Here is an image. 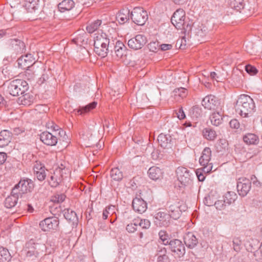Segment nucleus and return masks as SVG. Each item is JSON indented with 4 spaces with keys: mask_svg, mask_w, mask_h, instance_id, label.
Wrapping results in <instances>:
<instances>
[{
    "mask_svg": "<svg viewBox=\"0 0 262 262\" xmlns=\"http://www.w3.org/2000/svg\"><path fill=\"white\" fill-rule=\"evenodd\" d=\"M40 140L45 144L50 146L55 145L57 143V137L48 132H44L40 135Z\"/></svg>",
    "mask_w": 262,
    "mask_h": 262,
    "instance_id": "19",
    "label": "nucleus"
},
{
    "mask_svg": "<svg viewBox=\"0 0 262 262\" xmlns=\"http://www.w3.org/2000/svg\"><path fill=\"white\" fill-rule=\"evenodd\" d=\"M203 172H204L202 170V169H198L196 171V174L200 181H203L205 179V176L204 175Z\"/></svg>",
    "mask_w": 262,
    "mask_h": 262,
    "instance_id": "56",
    "label": "nucleus"
},
{
    "mask_svg": "<svg viewBox=\"0 0 262 262\" xmlns=\"http://www.w3.org/2000/svg\"><path fill=\"white\" fill-rule=\"evenodd\" d=\"M132 206L136 212L140 213L144 212L147 208L146 202L140 196H136L133 199Z\"/></svg>",
    "mask_w": 262,
    "mask_h": 262,
    "instance_id": "18",
    "label": "nucleus"
},
{
    "mask_svg": "<svg viewBox=\"0 0 262 262\" xmlns=\"http://www.w3.org/2000/svg\"><path fill=\"white\" fill-rule=\"evenodd\" d=\"M183 239L186 246L189 249L194 248L198 244V239L194 234L191 232H188L184 235Z\"/></svg>",
    "mask_w": 262,
    "mask_h": 262,
    "instance_id": "20",
    "label": "nucleus"
},
{
    "mask_svg": "<svg viewBox=\"0 0 262 262\" xmlns=\"http://www.w3.org/2000/svg\"><path fill=\"white\" fill-rule=\"evenodd\" d=\"M18 67L24 70H27L26 74H30L31 70L29 69L32 68L33 70L35 67V59L32 54H29L25 56H21L17 60Z\"/></svg>",
    "mask_w": 262,
    "mask_h": 262,
    "instance_id": "8",
    "label": "nucleus"
},
{
    "mask_svg": "<svg viewBox=\"0 0 262 262\" xmlns=\"http://www.w3.org/2000/svg\"><path fill=\"white\" fill-rule=\"evenodd\" d=\"M203 133L204 137L208 140H213L216 137V132L209 128H205Z\"/></svg>",
    "mask_w": 262,
    "mask_h": 262,
    "instance_id": "38",
    "label": "nucleus"
},
{
    "mask_svg": "<svg viewBox=\"0 0 262 262\" xmlns=\"http://www.w3.org/2000/svg\"><path fill=\"white\" fill-rule=\"evenodd\" d=\"M207 32V29L205 26L201 25L195 29V34L199 37H203Z\"/></svg>",
    "mask_w": 262,
    "mask_h": 262,
    "instance_id": "41",
    "label": "nucleus"
},
{
    "mask_svg": "<svg viewBox=\"0 0 262 262\" xmlns=\"http://www.w3.org/2000/svg\"><path fill=\"white\" fill-rule=\"evenodd\" d=\"M110 210H112V212H114V210H115V206H110L105 208L102 213V217L104 220H106L107 218L108 215L111 214V212L110 211Z\"/></svg>",
    "mask_w": 262,
    "mask_h": 262,
    "instance_id": "50",
    "label": "nucleus"
},
{
    "mask_svg": "<svg viewBox=\"0 0 262 262\" xmlns=\"http://www.w3.org/2000/svg\"><path fill=\"white\" fill-rule=\"evenodd\" d=\"M173 96L177 101H179V98L183 99L188 94V91L182 87L175 89L173 92Z\"/></svg>",
    "mask_w": 262,
    "mask_h": 262,
    "instance_id": "31",
    "label": "nucleus"
},
{
    "mask_svg": "<svg viewBox=\"0 0 262 262\" xmlns=\"http://www.w3.org/2000/svg\"><path fill=\"white\" fill-rule=\"evenodd\" d=\"M178 181L182 186H186L191 184L192 180L190 171L186 168L179 167L176 170Z\"/></svg>",
    "mask_w": 262,
    "mask_h": 262,
    "instance_id": "11",
    "label": "nucleus"
},
{
    "mask_svg": "<svg viewBox=\"0 0 262 262\" xmlns=\"http://www.w3.org/2000/svg\"><path fill=\"white\" fill-rule=\"evenodd\" d=\"M177 115L178 118L180 120L184 119L186 117L182 107L179 108L178 112L177 113Z\"/></svg>",
    "mask_w": 262,
    "mask_h": 262,
    "instance_id": "61",
    "label": "nucleus"
},
{
    "mask_svg": "<svg viewBox=\"0 0 262 262\" xmlns=\"http://www.w3.org/2000/svg\"><path fill=\"white\" fill-rule=\"evenodd\" d=\"M44 169H45V166L40 162H36L33 166V170L35 173Z\"/></svg>",
    "mask_w": 262,
    "mask_h": 262,
    "instance_id": "52",
    "label": "nucleus"
},
{
    "mask_svg": "<svg viewBox=\"0 0 262 262\" xmlns=\"http://www.w3.org/2000/svg\"><path fill=\"white\" fill-rule=\"evenodd\" d=\"M160 47L161 50L166 51L171 49L172 46L171 44H162Z\"/></svg>",
    "mask_w": 262,
    "mask_h": 262,
    "instance_id": "63",
    "label": "nucleus"
},
{
    "mask_svg": "<svg viewBox=\"0 0 262 262\" xmlns=\"http://www.w3.org/2000/svg\"><path fill=\"white\" fill-rule=\"evenodd\" d=\"M39 0H26L25 7L29 13L38 14L39 12Z\"/></svg>",
    "mask_w": 262,
    "mask_h": 262,
    "instance_id": "23",
    "label": "nucleus"
},
{
    "mask_svg": "<svg viewBox=\"0 0 262 262\" xmlns=\"http://www.w3.org/2000/svg\"><path fill=\"white\" fill-rule=\"evenodd\" d=\"M130 18L135 24L142 26L148 19L147 12L141 7L134 8L130 13Z\"/></svg>",
    "mask_w": 262,
    "mask_h": 262,
    "instance_id": "6",
    "label": "nucleus"
},
{
    "mask_svg": "<svg viewBox=\"0 0 262 262\" xmlns=\"http://www.w3.org/2000/svg\"><path fill=\"white\" fill-rule=\"evenodd\" d=\"M18 196V194H14L11 192V195L5 199V206L8 208H11L15 206L17 202Z\"/></svg>",
    "mask_w": 262,
    "mask_h": 262,
    "instance_id": "30",
    "label": "nucleus"
},
{
    "mask_svg": "<svg viewBox=\"0 0 262 262\" xmlns=\"http://www.w3.org/2000/svg\"><path fill=\"white\" fill-rule=\"evenodd\" d=\"M172 25L178 30H182L184 34H189L191 31L192 22L186 19L185 12L182 9H177L171 18Z\"/></svg>",
    "mask_w": 262,
    "mask_h": 262,
    "instance_id": "1",
    "label": "nucleus"
},
{
    "mask_svg": "<svg viewBox=\"0 0 262 262\" xmlns=\"http://www.w3.org/2000/svg\"><path fill=\"white\" fill-rule=\"evenodd\" d=\"M233 249L236 252H238L241 250V245L242 241L239 237H234L232 241Z\"/></svg>",
    "mask_w": 262,
    "mask_h": 262,
    "instance_id": "46",
    "label": "nucleus"
},
{
    "mask_svg": "<svg viewBox=\"0 0 262 262\" xmlns=\"http://www.w3.org/2000/svg\"><path fill=\"white\" fill-rule=\"evenodd\" d=\"M149 50L151 52H156L158 48V43L156 42H151L148 45Z\"/></svg>",
    "mask_w": 262,
    "mask_h": 262,
    "instance_id": "55",
    "label": "nucleus"
},
{
    "mask_svg": "<svg viewBox=\"0 0 262 262\" xmlns=\"http://www.w3.org/2000/svg\"><path fill=\"white\" fill-rule=\"evenodd\" d=\"M39 247V244L34 243L33 240L26 244L23 252L28 260H34L38 258L40 253Z\"/></svg>",
    "mask_w": 262,
    "mask_h": 262,
    "instance_id": "5",
    "label": "nucleus"
},
{
    "mask_svg": "<svg viewBox=\"0 0 262 262\" xmlns=\"http://www.w3.org/2000/svg\"><path fill=\"white\" fill-rule=\"evenodd\" d=\"M12 138L11 133L7 130H4L0 133V147H4L9 144Z\"/></svg>",
    "mask_w": 262,
    "mask_h": 262,
    "instance_id": "24",
    "label": "nucleus"
},
{
    "mask_svg": "<svg viewBox=\"0 0 262 262\" xmlns=\"http://www.w3.org/2000/svg\"><path fill=\"white\" fill-rule=\"evenodd\" d=\"M168 244L171 251L178 257L183 256L185 253V248L181 241L177 239L171 240Z\"/></svg>",
    "mask_w": 262,
    "mask_h": 262,
    "instance_id": "13",
    "label": "nucleus"
},
{
    "mask_svg": "<svg viewBox=\"0 0 262 262\" xmlns=\"http://www.w3.org/2000/svg\"><path fill=\"white\" fill-rule=\"evenodd\" d=\"M130 12L127 9H123L117 14L116 18L120 24H124L129 20L130 15Z\"/></svg>",
    "mask_w": 262,
    "mask_h": 262,
    "instance_id": "26",
    "label": "nucleus"
},
{
    "mask_svg": "<svg viewBox=\"0 0 262 262\" xmlns=\"http://www.w3.org/2000/svg\"><path fill=\"white\" fill-rule=\"evenodd\" d=\"M166 253L167 251L166 248L159 247L156 254V256L158 257L160 256H167L166 255Z\"/></svg>",
    "mask_w": 262,
    "mask_h": 262,
    "instance_id": "54",
    "label": "nucleus"
},
{
    "mask_svg": "<svg viewBox=\"0 0 262 262\" xmlns=\"http://www.w3.org/2000/svg\"><path fill=\"white\" fill-rule=\"evenodd\" d=\"M96 105H97V102L95 101H94V102L90 103L89 104H88L84 107H81L79 110H78L77 113L80 112V114H82L83 113L88 112L94 108L96 106Z\"/></svg>",
    "mask_w": 262,
    "mask_h": 262,
    "instance_id": "40",
    "label": "nucleus"
},
{
    "mask_svg": "<svg viewBox=\"0 0 262 262\" xmlns=\"http://www.w3.org/2000/svg\"><path fill=\"white\" fill-rule=\"evenodd\" d=\"M33 187V184L30 179L21 180L19 183L15 186L12 190V193L21 195L30 191Z\"/></svg>",
    "mask_w": 262,
    "mask_h": 262,
    "instance_id": "9",
    "label": "nucleus"
},
{
    "mask_svg": "<svg viewBox=\"0 0 262 262\" xmlns=\"http://www.w3.org/2000/svg\"><path fill=\"white\" fill-rule=\"evenodd\" d=\"M159 238L160 240L162 242V244L163 245H166L168 244L169 238L168 235L166 233V231L163 230H161L159 232Z\"/></svg>",
    "mask_w": 262,
    "mask_h": 262,
    "instance_id": "43",
    "label": "nucleus"
},
{
    "mask_svg": "<svg viewBox=\"0 0 262 262\" xmlns=\"http://www.w3.org/2000/svg\"><path fill=\"white\" fill-rule=\"evenodd\" d=\"M49 183L51 187H56L59 184L60 179L58 178L57 176L54 174L50 177Z\"/></svg>",
    "mask_w": 262,
    "mask_h": 262,
    "instance_id": "44",
    "label": "nucleus"
},
{
    "mask_svg": "<svg viewBox=\"0 0 262 262\" xmlns=\"http://www.w3.org/2000/svg\"><path fill=\"white\" fill-rule=\"evenodd\" d=\"M11 258V256L8 249L0 247V262H8Z\"/></svg>",
    "mask_w": 262,
    "mask_h": 262,
    "instance_id": "35",
    "label": "nucleus"
},
{
    "mask_svg": "<svg viewBox=\"0 0 262 262\" xmlns=\"http://www.w3.org/2000/svg\"><path fill=\"white\" fill-rule=\"evenodd\" d=\"M158 141L160 146L164 149H171V137L169 135L161 134L158 136Z\"/></svg>",
    "mask_w": 262,
    "mask_h": 262,
    "instance_id": "21",
    "label": "nucleus"
},
{
    "mask_svg": "<svg viewBox=\"0 0 262 262\" xmlns=\"http://www.w3.org/2000/svg\"><path fill=\"white\" fill-rule=\"evenodd\" d=\"M210 120L212 125H219L222 121V115L219 112H214L210 116Z\"/></svg>",
    "mask_w": 262,
    "mask_h": 262,
    "instance_id": "34",
    "label": "nucleus"
},
{
    "mask_svg": "<svg viewBox=\"0 0 262 262\" xmlns=\"http://www.w3.org/2000/svg\"><path fill=\"white\" fill-rule=\"evenodd\" d=\"M244 142L248 145H257L259 142V138L255 134L248 133L243 136Z\"/></svg>",
    "mask_w": 262,
    "mask_h": 262,
    "instance_id": "22",
    "label": "nucleus"
},
{
    "mask_svg": "<svg viewBox=\"0 0 262 262\" xmlns=\"http://www.w3.org/2000/svg\"><path fill=\"white\" fill-rule=\"evenodd\" d=\"M112 179L115 181H120L123 178L122 172L118 168H112L110 171Z\"/></svg>",
    "mask_w": 262,
    "mask_h": 262,
    "instance_id": "32",
    "label": "nucleus"
},
{
    "mask_svg": "<svg viewBox=\"0 0 262 262\" xmlns=\"http://www.w3.org/2000/svg\"><path fill=\"white\" fill-rule=\"evenodd\" d=\"M28 89V83L21 79H16L7 84L6 92L13 96L24 94Z\"/></svg>",
    "mask_w": 262,
    "mask_h": 262,
    "instance_id": "4",
    "label": "nucleus"
},
{
    "mask_svg": "<svg viewBox=\"0 0 262 262\" xmlns=\"http://www.w3.org/2000/svg\"><path fill=\"white\" fill-rule=\"evenodd\" d=\"M7 158V154L4 152H0V165L3 164Z\"/></svg>",
    "mask_w": 262,
    "mask_h": 262,
    "instance_id": "62",
    "label": "nucleus"
},
{
    "mask_svg": "<svg viewBox=\"0 0 262 262\" xmlns=\"http://www.w3.org/2000/svg\"><path fill=\"white\" fill-rule=\"evenodd\" d=\"M229 5L231 8L239 12L244 7V0H230Z\"/></svg>",
    "mask_w": 262,
    "mask_h": 262,
    "instance_id": "36",
    "label": "nucleus"
},
{
    "mask_svg": "<svg viewBox=\"0 0 262 262\" xmlns=\"http://www.w3.org/2000/svg\"><path fill=\"white\" fill-rule=\"evenodd\" d=\"M251 188V182L246 178H239L237 183V190L241 196L247 194Z\"/></svg>",
    "mask_w": 262,
    "mask_h": 262,
    "instance_id": "14",
    "label": "nucleus"
},
{
    "mask_svg": "<svg viewBox=\"0 0 262 262\" xmlns=\"http://www.w3.org/2000/svg\"><path fill=\"white\" fill-rule=\"evenodd\" d=\"M138 225H139L143 229H148L150 226V222L146 219L138 220Z\"/></svg>",
    "mask_w": 262,
    "mask_h": 262,
    "instance_id": "49",
    "label": "nucleus"
},
{
    "mask_svg": "<svg viewBox=\"0 0 262 262\" xmlns=\"http://www.w3.org/2000/svg\"><path fill=\"white\" fill-rule=\"evenodd\" d=\"M114 50L118 58H122L124 55H125L126 47L122 42L117 41Z\"/></svg>",
    "mask_w": 262,
    "mask_h": 262,
    "instance_id": "29",
    "label": "nucleus"
},
{
    "mask_svg": "<svg viewBox=\"0 0 262 262\" xmlns=\"http://www.w3.org/2000/svg\"><path fill=\"white\" fill-rule=\"evenodd\" d=\"M211 156V151L210 148L205 147L199 159L200 164L203 166L202 170L204 173H209L212 169V163H209Z\"/></svg>",
    "mask_w": 262,
    "mask_h": 262,
    "instance_id": "7",
    "label": "nucleus"
},
{
    "mask_svg": "<svg viewBox=\"0 0 262 262\" xmlns=\"http://www.w3.org/2000/svg\"><path fill=\"white\" fill-rule=\"evenodd\" d=\"M157 262H168V256L157 257Z\"/></svg>",
    "mask_w": 262,
    "mask_h": 262,
    "instance_id": "64",
    "label": "nucleus"
},
{
    "mask_svg": "<svg viewBox=\"0 0 262 262\" xmlns=\"http://www.w3.org/2000/svg\"><path fill=\"white\" fill-rule=\"evenodd\" d=\"M202 104L205 108L214 110L219 105L220 102L215 96L210 95L204 98L202 101Z\"/></svg>",
    "mask_w": 262,
    "mask_h": 262,
    "instance_id": "17",
    "label": "nucleus"
},
{
    "mask_svg": "<svg viewBox=\"0 0 262 262\" xmlns=\"http://www.w3.org/2000/svg\"><path fill=\"white\" fill-rule=\"evenodd\" d=\"M186 45V37L183 36L181 39H178L177 41L176 46L179 45V48L180 49L184 48L185 46Z\"/></svg>",
    "mask_w": 262,
    "mask_h": 262,
    "instance_id": "53",
    "label": "nucleus"
},
{
    "mask_svg": "<svg viewBox=\"0 0 262 262\" xmlns=\"http://www.w3.org/2000/svg\"><path fill=\"white\" fill-rule=\"evenodd\" d=\"M23 95L19 97L17 99V103L24 105H30L33 101V96L29 93L23 94Z\"/></svg>",
    "mask_w": 262,
    "mask_h": 262,
    "instance_id": "28",
    "label": "nucleus"
},
{
    "mask_svg": "<svg viewBox=\"0 0 262 262\" xmlns=\"http://www.w3.org/2000/svg\"><path fill=\"white\" fill-rule=\"evenodd\" d=\"M229 124L230 127L233 128H238L239 127V123L236 119L231 120Z\"/></svg>",
    "mask_w": 262,
    "mask_h": 262,
    "instance_id": "60",
    "label": "nucleus"
},
{
    "mask_svg": "<svg viewBox=\"0 0 262 262\" xmlns=\"http://www.w3.org/2000/svg\"><path fill=\"white\" fill-rule=\"evenodd\" d=\"M75 6V3L73 0H63L58 5L59 10L63 12L66 11L71 10Z\"/></svg>",
    "mask_w": 262,
    "mask_h": 262,
    "instance_id": "27",
    "label": "nucleus"
},
{
    "mask_svg": "<svg viewBox=\"0 0 262 262\" xmlns=\"http://www.w3.org/2000/svg\"><path fill=\"white\" fill-rule=\"evenodd\" d=\"M227 205H230L235 202L237 196L233 191H228L222 197Z\"/></svg>",
    "mask_w": 262,
    "mask_h": 262,
    "instance_id": "33",
    "label": "nucleus"
},
{
    "mask_svg": "<svg viewBox=\"0 0 262 262\" xmlns=\"http://www.w3.org/2000/svg\"><path fill=\"white\" fill-rule=\"evenodd\" d=\"M134 223L128 224L126 227V230L129 233H134L137 230L138 220H135Z\"/></svg>",
    "mask_w": 262,
    "mask_h": 262,
    "instance_id": "47",
    "label": "nucleus"
},
{
    "mask_svg": "<svg viewBox=\"0 0 262 262\" xmlns=\"http://www.w3.org/2000/svg\"><path fill=\"white\" fill-rule=\"evenodd\" d=\"M101 20H96L87 26L86 29L89 33H93L96 31L101 24Z\"/></svg>",
    "mask_w": 262,
    "mask_h": 262,
    "instance_id": "37",
    "label": "nucleus"
},
{
    "mask_svg": "<svg viewBox=\"0 0 262 262\" xmlns=\"http://www.w3.org/2000/svg\"><path fill=\"white\" fill-rule=\"evenodd\" d=\"M191 117L193 118L200 117L202 114V111L201 107L198 105L193 106L189 111Z\"/></svg>",
    "mask_w": 262,
    "mask_h": 262,
    "instance_id": "39",
    "label": "nucleus"
},
{
    "mask_svg": "<svg viewBox=\"0 0 262 262\" xmlns=\"http://www.w3.org/2000/svg\"><path fill=\"white\" fill-rule=\"evenodd\" d=\"M236 112L243 117H248L255 107L253 100L249 96L241 95L234 106Z\"/></svg>",
    "mask_w": 262,
    "mask_h": 262,
    "instance_id": "2",
    "label": "nucleus"
},
{
    "mask_svg": "<svg viewBox=\"0 0 262 262\" xmlns=\"http://www.w3.org/2000/svg\"><path fill=\"white\" fill-rule=\"evenodd\" d=\"M185 205L180 202H175L169 206V212L170 216L174 220L179 219L182 211H185Z\"/></svg>",
    "mask_w": 262,
    "mask_h": 262,
    "instance_id": "15",
    "label": "nucleus"
},
{
    "mask_svg": "<svg viewBox=\"0 0 262 262\" xmlns=\"http://www.w3.org/2000/svg\"><path fill=\"white\" fill-rule=\"evenodd\" d=\"M59 220L56 217H47L39 223V227L43 231L57 230L59 226Z\"/></svg>",
    "mask_w": 262,
    "mask_h": 262,
    "instance_id": "10",
    "label": "nucleus"
},
{
    "mask_svg": "<svg viewBox=\"0 0 262 262\" xmlns=\"http://www.w3.org/2000/svg\"><path fill=\"white\" fill-rule=\"evenodd\" d=\"M218 145L221 146V150L222 149H225L228 145L227 141L224 139H221L219 140Z\"/></svg>",
    "mask_w": 262,
    "mask_h": 262,
    "instance_id": "57",
    "label": "nucleus"
},
{
    "mask_svg": "<svg viewBox=\"0 0 262 262\" xmlns=\"http://www.w3.org/2000/svg\"><path fill=\"white\" fill-rule=\"evenodd\" d=\"M65 218L69 221H74L76 218V213L75 212L68 209L64 213Z\"/></svg>",
    "mask_w": 262,
    "mask_h": 262,
    "instance_id": "45",
    "label": "nucleus"
},
{
    "mask_svg": "<svg viewBox=\"0 0 262 262\" xmlns=\"http://www.w3.org/2000/svg\"><path fill=\"white\" fill-rule=\"evenodd\" d=\"M66 196L64 194L57 195L55 196L52 200L53 202H57L58 203L62 202L65 199Z\"/></svg>",
    "mask_w": 262,
    "mask_h": 262,
    "instance_id": "59",
    "label": "nucleus"
},
{
    "mask_svg": "<svg viewBox=\"0 0 262 262\" xmlns=\"http://www.w3.org/2000/svg\"><path fill=\"white\" fill-rule=\"evenodd\" d=\"M146 42V37L144 35L138 34L128 41V46L130 48L137 50L141 49Z\"/></svg>",
    "mask_w": 262,
    "mask_h": 262,
    "instance_id": "12",
    "label": "nucleus"
},
{
    "mask_svg": "<svg viewBox=\"0 0 262 262\" xmlns=\"http://www.w3.org/2000/svg\"><path fill=\"white\" fill-rule=\"evenodd\" d=\"M170 218L169 214L163 212H159L155 216L154 222L157 226L167 227L170 224Z\"/></svg>",
    "mask_w": 262,
    "mask_h": 262,
    "instance_id": "16",
    "label": "nucleus"
},
{
    "mask_svg": "<svg viewBox=\"0 0 262 262\" xmlns=\"http://www.w3.org/2000/svg\"><path fill=\"white\" fill-rule=\"evenodd\" d=\"M110 39L105 33L98 34L94 39V51L102 57L106 56L108 52Z\"/></svg>",
    "mask_w": 262,
    "mask_h": 262,
    "instance_id": "3",
    "label": "nucleus"
},
{
    "mask_svg": "<svg viewBox=\"0 0 262 262\" xmlns=\"http://www.w3.org/2000/svg\"><path fill=\"white\" fill-rule=\"evenodd\" d=\"M35 174L37 179L40 181L44 180L46 177L45 169L38 171Z\"/></svg>",
    "mask_w": 262,
    "mask_h": 262,
    "instance_id": "51",
    "label": "nucleus"
},
{
    "mask_svg": "<svg viewBox=\"0 0 262 262\" xmlns=\"http://www.w3.org/2000/svg\"><path fill=\"white\" fill-rule=\"evenodd\" d=\"M212 196L209 195L205 198V203L208 206H211L214 205V202L212 200Z\"/></svg>",
    "mask_w": 262,
    "mask_h": 262,
    "instance_id": "58",
    "label": "nucleus"
},
{
    "mask_svg": "<svg viewBox=\"0 0 262 262\" xmlns=\"http://www.w3.org/2000/svg\"><path fill=\"white\" fill-rule=\"evenodd\" d=\"M245 71L249 75L252 76L256 75L258 72V70L256 68L250 64H248L245 66Z\"/></svg>",
    "mask_w": 262,
    "mask_h": 262,
    "instance_id": "48",
    "label": "nucleus"
},
{
    "mask_svg": "<svg viewBox=\"0 0 262 262\" xmlns=\"http://www.w3.org/2000/svg\"><path fill=\"white\" fill-rule=\"evenodd\" d=\"M227 205L223 198L222 199L215 201L214 203V206L216 209L220 211L225 209Z\"/></svg>",
    "mask_w": 262,
    "mask_h": 262,
    "instance_id": "42",
    "label": "nucleus"
},
{
    "mask_svg": "<svg viewBox=\"0 0 262 262\" xmlns=\"http://www.w3.org/2000/svg\"><path fill=\"white\" fill-rule=\"evenodd\" d=\"M148 174L151 179L156 181L162 178L163 172L160 168L152 166L148 169Z\"/></svg>",
    "mask_w": 262,
    "mask_h": 262,
    "instance_id": "25",
    "label": "nucleus"
}]
</instances>
